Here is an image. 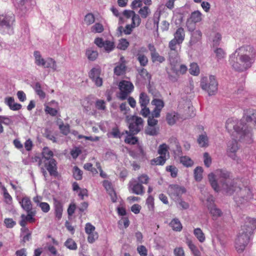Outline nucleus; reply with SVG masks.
Returning <instances> with one entry per match:
<instances>
[{"mask_svg":"<svg viewBox=\"0 0 256 256\" xmlns=\"http://www.w3.org/2000/svg\"><path fill=\"white\" fill-rule=\"evenodd\" d=\"M208 178L216 192L222 191L227 195L234 194V200L238 206L245 204L254 199L252 190L249 186H240L236 180L230 178V173L226 170H216V174H210Z\"/></svg>","mask_w":256,"mask_h":256,"instance_id":"nucleus-1","label":"nucleus"},{"mask_svg":"<svg viewBox=\"0 0 256 256\" xmlns=\"http://www.w3.org/2000/svg\"><path fill=\"white\" fill-rule=\"evenodd\" d=\"M256 124V110L248 109L246 111L245 116L238 120L232 118H228L226 124L228 131L234 130L240 140L246 143L252 142V133L251 123Z\"/></svg>","mask_w":256,"mask_h":256,"instance_id":"nucleus-2","label":"nucleus"},{"mask_svg":"<svg viewBox=\"0 0 256 256\" xmlns=\"http://www.w3.org/2000/svg\"><path fill=\"white\" fill-rule=\"evenodd\" d=\"M256 50L250 45H244L230 56L229 62L233 69L243 72L250 68L255 61Z\"/></svg>","mask_w":256,"mask_h":256,"instance_id":"nucleus-3","label":"nucleus"},{"mask_svg":"<svg viewBox=\"0 0 256 256\" xmlns=\"http://www.w3.org/2000/svg\"><path fill=\"white\" fill-rule=\"evenodd\" d=\"M256 229V218H248L242 226L235 241V247L239 252H243Z\"/></svg>","mask_w":256,"mask_h":256,"instance_id":"nucleus-4","label":"nucleus"},{"mask_svg":"<svg viewBox=\"0 0 256 256\" xmlns=\"http://www.w3.org/2000/svg\"><path fill=\"white\" fill-rule=\"evenodd\" d=\"M202 88L206 91L209 96L216 94L218 92V82L214 76L210 75L209 78L204 76L200 81Z\"/></svg>","mask_w":256,"mask_h":256,"instance_id":"nucleus-5","label":"nucleus"},{"mask_svg":"<svg viewBox=\"0 0 256 256\" xmlns=\"http://www.w3.org/2000/svg\"><path fill=\"white\" fill-rule=\"evenodd\" d=\"M127 122L129 124L128 128L132 134H136L143 128L144 120L140 118L135 116L128 118L126 116Z\"/></svg>","mask_w":256,"mask_h":256,"instance_id":"nucleus-6","label":"nucleus"},{"mask_svg":"<svg viewBox=\"0 0 256 256\" xmlns=\"http://www.w3.org/2000/svg\"><path fill=\"white\" fill-rule=\"evenodd\" d=\"M45 161H42L44 164L38 163V166L40 167V170L44 177L47 176V172L48 171L49 174L51 176L56 177L58 176V172L57 171V165L54 164V161L48 162L47 163Z\"/></svg>","mask_w":256,"mask_h":256,"instance_id":"nucleus-7","label":"nucleus"},{"mask_svg":"<svg viewBox=\"0 0 256 256\" xmlns=\"http://www.w3.org/2000/svg\"><path fill=\"white\" fill-rule=\"evenodd\" d=\"M118 86L120 90L119 98L122 100H126L134 88L132 82L126 80L120 81Z\"/></svg>","mask_w":256,"mask_h":256,"instance_id":"nucleus-8","label":"nucleus"},{"mask_svg":"<svg viewBox=\"0 0 256 256\" xmlns=\"http://www.w3.org/2000/svg\"><path fill=\"white\" fill-rule=\"evenodd\" d=\"M14 17H0V28L6 29L10 34H13Z\"/></svg>","mask_w":256,"mask_h":256,"instance_id":"nucleus-9","label":"nucleus"},{"mask_svg":"<svg viewBox=\"0 0 256 256\" xmlns=\"http://www.w3.org/2000/svg\"><path fill=\"white\" fill-rule=\"evenodd\" d=\"M187 70V67L184 64H181L179 70L176 68V66H174L171 68V72L169 74L168 78L172 82H176L180 74H185Z\"/></svg>","mask_w":256,"mask_h":256,"instance_id":"nucleus-10","label":"nucleus"},{"mask_svg":"<svg viewBox=\"0 0 256 256\" xmlns=\"http://www.w3.org/2000/svg\"><path fill=\"white\" fill-rule=\"evenodd\" d=\"M186 192V189L177 184H172L170 186L169 195L172 198L178 200L182 195Z\"/></svg>","mask_w":256,"mask_h":256,"instance_id":"nucleus-11","label":"nucleus"},{"mask_svg":"<svg viewBox=\"0 0 256 256\" xmlns=\"http://www.w3.org/2000/svg\"><path fill=\"white\" fill-rule=\"evenodd\" d=\"M207 202H210V204H208V208L214 218L216 219L222 215V210L214 204V200L212 196L208 197L207 198Z\"/></svg>","mask_w":256,"mask_h":256,"instance_id":"nucleus-12","label":"nucleus"},{"mask_svg":"<svg viewBox=\"0 0 256 256\" xmlns=\"http://www.w3.org/2000/svg\"><path fill=\"white\" fill-rule=\"evenodd\" d=\"M152 106H154V108L152 111V114L158 118L160 116V112L164 106V102L159 98H154L151 102Z\"/></svg>","mask_w":256,"mask_h":256,"instance_id":"nucleus-13","label":"nucleus"},{"mask_svg":"<svg viewBox=\"0 0 256 256\" xmlns=\"http://www.w3.org/2000/svg\"><path fill=\"white\" fill-rule=\"evenodd\" d=\"M26 212L27 215L22 214L20 216L21 220L20 221L19 224L22 228H24L28 222L33 223L36 221V218H34L36 214V211H30Z\"/></svg>","mask_w":256,"mask_h":256,"instance_id":"nucleus-14","label":"nucleus"},{"mask_svg":"<svg viewBox=\"0 0 256 256\" xmlns=\"http://www.w3.org/2000/svg\"><path fill=\"white\" fill-rule=\"evenodd\" d=\"M53 156V152L51 150H50V148H48V147H44L43 148L42 152V157L39 158L40 160L38 163L40 164H44V163H42V161L46 160L45 162L47 163L48 162H49L50 161L53 160L54 161V164H56V165H57L56 160L52 158Z\"/></svg>","mask_w":256,"mask_h":256,"instance_id":"nucleus-15","label":"nucleus"},{"mask_svg":"<svg viewBox=\"0 0 256 256\" xmlns=\"http://www.w3.org/2000/svg\"><path fill=\"white\" fill-rule=\"evenodd\" d=\"M148 48L150 52L152 60L154 62H162L165 60L164 58L160 55V54L156 52V48L152 44H150L148 45Z\"/></svg>","mask_w":256,"mask_h":256,"instance_id":"nucleus-16","label":"nucleus"},{"mask_svg":"<svg viewBox=\"0 0 256 256\" xmlns=\"http://www.w3.org/2000/svg\"><path fill=\"white\" fill-rule=\"evenodd\" d=\"M54 214L56 218L60 220L62 218V214L63 212V205L62 202L57 200L56 198H54Z\"/></svg>","mask_w":256,"mask_h":256,"instance_id":"nucleus-17","label":"nucleus"},{"mask_svg":"<svg viewBox=\"0 0 256 256\" xmlns=\"http://www.w3.org/2000/svg\"><path fill=\"white\" fill-rule=\"evenodd\" d=\"M132 192L137 195H142L144 193V188L141 184L134 180L130 184Z\"/></svg>","mask_w":256,"mask_h":256,"instance_id":"nucleus-18","label":"nucleus"},{"mask_svg":"<svg viewBox=\"0 0 256 256\" xmlns=\"http://www.w3.org/2000/svg\"><path fill=\"white\" fill-rule=\"evenodd\" d=\"M238 150V142L236 140H232L228 142V144L227 152L229 156L234 160L236 158L235 153Z\"/></svg>","mask_w":256,"mask_h":256,"instance_id":"nucleus-19","label":"nucleus"},{"mask_svg":"<svg viewBox=\"0 0 256 256\" xmlns=\"http://www.w3.org/2000/svg\"><path fill=\"white\" fill-rule=\"evenodd\" d=\"M20 204L24 210L26 212H29L32 210V204L30 199L28 196L22 198Z\"/></svg>","mask_w":256,"mask_h":256,"instance_id":"nucleus-20","label":"nucleus"},{"mask_svg":"<svg viewBox=\"0 0 256 256\" xmlns=\"http://www.w3.org/2000/svg\"><path fill=\"white\" fill-rule=\"evenodd\" d=\"M197 142L200 148H207L208 145V138L206 132L199 135Z\"/></svg>","mask_w":256,"mask_h":256,"instance_id":"nucleus-21","label":"nucleus"},{"mask_svg":"<svg viewBox=\"0 0 256 256\" xmlns=\"http://www.w3.org/2000/svg\"><path fill=\"white\" fill-rule=\"evenodd\" d=\"M221 39L222 36L218 32H212L210 34V40L212 42L213 47L218 46L220 44Z\"/></svg>","mask_w":256,"mask_h":256,"instance_id":"nucleus-22","label":"nucleus"},{"mask_svg":"<svg viewBox=\"0 0 256 256\" xmlns=\"http://www.w3.org/2000/svg\"><path fill=\"white\" fill-rule=\"evenodd\" d=\"M184 32L182 28H178L174 34L173 40L178 42V43H182L184 38Z\"/></svg>","mask_w":256,"mask_h":256,"instance_id":"nucleus-23","label":"nucleus"},{"mask_svg":"<svg viewBox=\"0 0 256 256\" xmlns=\"http://www.w3.org/2000/svg\"><path fill=\"white\" fill-rule=\"evenodd\" d=\"M170 226L176 232H180L182 228V224L178 218H174L170 223Z\"/></svg>","mask_w":256,"mask_h":256,"instance_id":"nucleus-24","label":"nucleus"},{"mask_svg":"<svg viewBox=\"0 0 256 256\" xmlns=\"http://www.w3.org/2000/svg\"><path fill=\"white\" fill-rule=\"evenodd\" d=\"M138 102L140 106H148L150 102V98L146 93L142 92L140 94Z\"/></svg>","mask_w":256,"mask_h":256,"instance_id":"nucleus-25","label":"nucleus"},{"mask_svg":"<svg viewBox=\"0 0 256 256\" xmlns=\"http://www.w3.org/2000/svg\"><path fill=\"white\" fill-rule=\"evenodd\" d=\"M178 114L174 112L168 113L166 116V120L169 125L174 124L177 120Z\"/></svg>","mask_w":256,"mask_h":256,"instance_id":"nucleus-26","label":"nucleus"},{"mask_svg":"<svg viewBox=\"0 0 256 256\" xmlns=\"http://www.w3.org/2000/svg\"><path fill=\"white\" fill-rule=\"evenodd\" d=\"M166 156H160L151 160L150 163L152 165L163 166L166 160Z\"/></svg>","mask_w":256,"mask_h":256,"instance_id":"nucleus-27","label":"nucleus"},{"mask_svg":"<svg viewBox=\"0 0 256 256\" xmlns=\"http://www.w3.org/2000/svg\"><path fill=\"white\" fill-rule=\"evenodd\" d=\"M168 58L172 64V63L177 62L179 58L178 50H170L168 52Z\"/></svg>","mask_w":256,"mask_h":256,"instance_id":"nucleus-28","label":"nucleus"},{"mask_svg":"<svg viewBox=\"0 0 256 256\" xmlns=\"http://www.w3.org/2000/svg\"><path fill=\"white\" fill-rule=\"evenodd\" d=\"M86 54L88 60L90 61L95 60L98 56V52L96 50H94L90 48L86 50Z\"/></svg>","mask_w":256,"mask_h":256,"instance_id":"nucleus-29","label":"nucleus"},{"mask_svg":"<svg viewBox=\"0 0 256 256\" xmlns=\"http://www.w3.org/2000/svg\"><path fill=\"white\" fill-rule=\"evenodd\" d=\"M169 147L166 144H162L159 146L158 153L160 156H165L169 155L168 152Z\"/></svg>","mask_w":256,"mask_h":256,"instance_id":"nucleus-30","label":"nucleus"},{"mask_svg":"<svg viewBox=\"0 0 256 256\" xmlns=\"http://www.w3.org/2000/svg\"><path fill=\"white\" fill-rule=\"evenodd\" d=\"M34 56L35 58V63L38 66H44L46 64V60L42 58L40 54L38 51L34 52Z\"/></svg>","mask_w":256,"mask_h":256,"instance_id":"nucleus-31","label":"nucleus"},{"mask_svg":"<svg viewBox=\"0 0 256 256\" xmlns=\"http://www.w3.org/2000/svg\"><path fill=\"white\" fill-rule=\"evenodd\" d=\"M194 234L200 242H204L206 240L205 235L200 228L194 229Z\"/></svg>","mask_w":256,"mask_h":256,"instance_id":"nucleus-32","label":"nucleus"},{"mask_svg":"<svg viewBox=\"0 0 256 256\" xmlns=\"http://www.w3.org/2000/svg\"><path fill=\"white\" fill-rule=\"evenodd\" d=\"M126 66L123 63L120 64L115 67L114 69V73L116 76H120L124 74Z\"/></svg>","mask_w":256,"mask_h":256,"instance_id":"nucleus-33","label":"nucleus"},{"mask_svg":"<svg viewBox=\"0 0 256 256\" xmlns=\"http://www.w3.org/2000/svg\"><path fill=\"white\" fill-rule=\"evenodd\" d=\"M46 60V64L43 66L45 68H52L54 70H56V61L52 58H48Z\"/></svg>","mask_w":256,"mask_h":256,"instance_id":"nucleus-34","label":"nucleus"},{"mask_svg":"<svg viewBox=\"0 0 256 256\" xmlns=\"http://www.w3.org/2000/svg\"><path fill=\"white\" fill-rule=\"evenodd\" d=\"M73 176L76 180H81L83 172L77 166H74L72 170Z\"/></svg>","mask_w":256,"mask_h":256,"instance_id":"nucleus-35","label":"nucleus"},{"mask_svg":"<svg viewBox=\"0 0 256 256\" xmlns=\"http://www.w3.org/2000/svg\"><path fill=\"white\" fill-rule=\"evenodd\" d=\"M218 61L223 60L226 57V52L222 48H216L214 50Z\"/></svg>","mask_w":256,"mask_h":256,"instance_id":"nucleus-36","label":"nucleus"},{"mask_svg":"<svg viewBox=\"0 0 256 256\" xmlns=\"http://www.w3.org/2000/svg\"><path fill=\"white\" fill-rule=\"evenodd\" d=\"M64 246L70 250H76L78 248L76 242L71 238H68L65 242Z\"/></svg>","mask_w":256,"mask_h":256,"instance_id":"nucleus-37","label":"nucleus"},{"mask_svg":"<svg viewBox=\"0 0 256 256\" xmlns=\"http://www.w3.org/2000/svg\"><path fill=\"white\" fill-rule=\"evenodd\" d=\"M129 42L125 38H121L118 44V48L120 50H126L129 46Z\"/></svg>","mask_w":256,"mask_h":256,"instance_id":"nucleus-38","label":"nucleus"},{"mask_svg":"<svg viewBox=\"0 0 256 256\" xmlns=\"http://www.w3.org/2000/svg\"><path fill=\"white\" fill-rule=\"evenodd\" d=\"M203 169L202 167L198 166L194 170V178L196 181H200L202 178Z\"/></svg>","mask_w":256,"mask_h":256,"instance_id":"nucleus-39","label":"nucleus"},{"mask_svg":"<svg viewBox=\"0 0 256 256\" xmlns=\"http://www.w3.org/2000/svg\"><path fill=\"white\" fill-rule=\"evenodd\" d=\"M34 90L40 98H44L46 96L45 92L42 90L40 82H36L34 86Z\"/></svg>","mask_w":256,"mask_h":256,"instance_id":"nucleus-40","label":"nucleus"},{"mask_svg":"<svg viewBox=\"0 0 256 256\" xmlns=\"http://www.w3.org/2000/svg\"><path fill=\"white\" fill-rule=\"evenodd\" d=\"M137 182L142 184H148L150 181V178L146 174H142L138 176L137 178Z\"/></svg>","mask_w":256,"mask_h":256,"instance_id":"nucleus-41","label":"nucleus"},{"mask_svg":"<svg viewBox=\"0 0 256 256\" xmlns=\"http://www.w3.org/2000/svg\"><path fill=\"white\" fill-rule=\"evenodd\" d=\"M146 204L149 210L152 212H154V198L152 196H149L146 200Z\"/></svg>","mask_w":256,"mask_h":256,"instance_id":"nucleus-42","label":"nucleus"},{"mask_svg":"<svg viewBox=\"0 0 256 256\" xmlns=\"http://www.w3.org/2000/svg\"><path fill=\"white\" fill-rule=\"evenodd\" d=\"M136 56L137 59L141 66H144L147 65L148 63V59L145 55L142 54H137Z\"/></svg>","mask_w":256,"mask_h":256,"instance_id":"nucleus-43","label":"nucleus"},{"mask_svg":"<svg viewBox=\"0 0 256 256\" xmlns=\"http://www.w3.org/2000/svg\"><path fill=\"white\" fill-rule=\"evenodd\" d=\"M134 134H128L124 140L126 143L130 144H135L138 142V139L136 137L134 136Z\"/></svg>","mask_w":256,"mask_h":256,"instance_id":"nucleus-44","label":"nucleus"},{"mask_svg":"<svg viewBox=\"0 0 256 256\" xmlns=\"http://www.w3.org/2000/svg\"><path fill=\"white\" fill-rule=\"evenodd\" d=\"M159 131L158 127L149 126L146 130V133L150 136H156Z\"/></svg>","mask_w":256,"mask_h":256,"instance_id":"nucleus-45","label":"nucleus"},{"mask_svg":"<svg viewBox=\"0 0 256 256\" xmlns=\"http://www.w3.org/2000/svg\"><path fill=\"white\" fill-rule=\"evenodd\" d=\"M110 134L114 138H120L124 134V133H120L118 128L116 126L112 128Z\"/></svg>","mask_w":256,"mask_h":256,"instance_id":"nucleus-46","label":"nucleus"},{"mask_svg":"<svg viewBox=\"0 0 256 256\" xmlns=\"http://www.w3.org/2000/svg\"><path fill=\"white\" fill-rule=\"evenodd\" d=\"M87 234L88 235V241L90 244L94 243L98 238V233L96 231L88 234Z\"/></svg>","mask_w":256,"mask_h":256,"instance_id":"nucleus-47","label":"nucleus"},{"mask_svg":"<svg viewBox=\"0 0 256 256\" xmlns=\"http://www.w3.org/2000/svg\"><path fill=\"white\" fill-rule=\"evenodd\" d=\"M100 70L98 68H92L90 73L89 76L92 80H94L95 78L100 76Z\"/></svg>","mask_w":256,"mask_h":256,"instance_id":"nucleus-48","label":"nucleus"},{"mask_svg":"<svg viewBox=\"0 0 256 256\" xmlns=\"http://www.w3.org/2000/svg\"><path fill=\"white\" fill-rule=\"evenodd\" d=\"M181 43H178V42L172 40L168 44V48L170 50H177L178 48H180Z\"/></svg>","mask_w":256,"mask_h":256,"instance_id":"nucleus-49","label":"nucleus"},{"mask_svg":"<svg viewBox=\"0 0 256 256\" xmlns=\"http://www.w3.org/2000/svg\"><path fill=\"white\" fill-rule=\"evenodd\" d=\"M107 52H110L114 48V42L110 40L104 41V46H103Z\"/></svg>","mask_w":256,"mask_h":256,"instance_id":"nucleus-50","label":"nucleus"},{"mask_svg":"<svg viewBox=\"0 0 256 256\" xmlns=\"http://www.w3.org/2000/svg\"><path fill=\"white\" fill-rule=\"evenodd\" d=\"M4 191V198L5 202L8 204H10L12 202V198L11 196L8 192L7 190L5 187L2 188Z\"/></svg>","mask_w":256,"mask_h":256,"instance_id":"nucleus-51","label":"nucleus"},{"mask_svg":"<svg viewBox=\"0 0 256 256\" xmlns=\"http://www.w3.org/2000/svg\"><path fill=\"white\" fill-rule=\"evenodd\" d=\"M166 170L170 172L172 178H176L178 174V169L174 166H169L166 167Z\"/></svg>","mask_w":256,"mask_h":256,"instance_id":"nucleus-52","label":"nucleus"},{"mask_svg":"<svg viewBox=\"0 0 256 256\" xmlns=\"http://www.w3.org/2000/svg\"><path fill=\"white\" fill-rule=\"evenodd\" d=\"M154 118H156L152 114V112L148 120V124L149 126H155L157 125L158 121Z\"/></svg>","mask_w":256,"mask_h":256,"instance_id":"nucleus-53","label":"nucleus"},{"mask_svg":"<svg viewBox=\"0 0 256 256\" xmlns=\"http://www.w3.org/2000/svg\"><path fill=\"white\" fill-rule=\"evenodd\" d=\"M180 162L184 166L186 167L190 166L192 164L191 159L186 156L180 157Z\"/></svg>","mask_w":256,"mask_h":256,"instance_id":"nucleus-54","label":"nucleus"},{"mask_svg":"<svg viewBox=\"0 0 256 256\" xmlns=\"http://www.w3.org/2000/svg\"><path fill=\"white\" fill-rule=\"evenodd\" d=\"M4 222L6 228H12L16 224V222L12 218H6Z\"/></svg>","mask_w":256,"mask_h":256,"instance_id":"nucleus-55","label":"nucleus"},{"mask_svg":"<svg viewBox=\"0 0 256 256\" xmlns=\"http://www.w3.org/2000/svg\"><path fill=\"white\" fill-rule=\"evenodd\" d=\"M204 162L205 166L207 168L210 167L212 164V158L207 152L204 154Z\"/></svg>","mask_w":256,"mask_h":256,"instance_id":"nucleus-56","label":"nucleus"},{"mask_svg":"<svg viewBox=\"0 0 256 256\" xmlns=\"http://www.w3.org/2000/svg\"><path fill=\"white\" fill-rule=\"evenodd\" d=\"M102 185L105 188L108 193L110 192H112V191L114 190L113 188L112 183L108 180H104L102 182Z\"/></svg>","mask_w":256,"mask_h":256,"instance_id":"nucleus-57","label":"nucleus"},{"mask_svg":"<svg viewBox=\"0 0 256 256\" xmlns=\"http://www.w3.org/2000/svg\"><path fill=\"white\" fill-rule=\"evenodd\" d=\"M38 206L41 208V210L45 213L48 212L50 210V204L46 202H40Z\"/></svg>","mask_w":256,"mask_h":256,"instance_id":"nucleus-58","label":"nucleus"},{"mask_svg":"<svg viewBox=\"0 0 256 256\" xmlns=\"http://www.w3.org/2000/svg\"><path fill=\"white\" fill-rule=\"evenodd\" d=\"M137 252L140 256H146L148 255V250L143 245L138 246Z\"/></svg>","mask_w":256,"mask_h":256,"instance_id":"nucleus-59","label":"nucleus"},{"mask_svg":"<svg viewBox=\"0 0 256 256\" xmlns=\"http://www.w3.org/2000/svg\"><path fill=\"white\" fill-rule=\"evenodd\" d=\"M96 106L98 110H104L106 108V102L104 100H98L96 102Z\"/></svg>","mask_w":256,"mask_h":256,"instance_id":"nucleus-60","label":"nucleus"},{"mask_svg":"<svg viewBox=\"0 0 256 256\" xmlns=\"http://www.w3.org/2000/svg\"><path fill=\"white\" fill-rule=\"evenodd\" d=\"M202 34L199 30L193 32V44L199 42L202 38Z\"/></svg>","mask_w":256,"mask_h":256,"instance_id":"nucleus-61","label":"nucleus"},{"mask_svg":"<svg viewBox=\"0 0 256 256\" xmlns=\"http://www.w3.org/2000/svg\"><path fill=\"white\" fill-rule=\"evenodd\" d=\"M104 30V28L102 24H96L92 27V31L95 32H102Z\"/></svg>","mask_w":256,"mask_h":256,"instance_id":"nucleus-62","label":"nucleus"},{"mask_svg":"<svg viewBox=\"0 0 256 256\" xmlns=\"http://www.w3.org/2000/svg\"><path fill=\"white\" fill-rule=\"evenodd\" d=\"M44 110L46 113L50 114L52 116H56L58 112L56 110L48 106H45Z\"/></svg>","mask_w":256,"mask_h":256,"instance_id":"nucleus-63","label":"nucleus"},{"mask_svg":"<svg viewBox=\"0 0 256 256\" xmlns=\"http://www.w3.org/2000/svg\"><path fill=\"white\" fill-rule=\"evenodd\" d=\"M138 12L142 16H147L150 14V10L148 6H144Z\"/></svg>","mask_w":256,"mask_h":256,"instance_id":"nucleus-64","label":"nucleus"}]
</instances>
